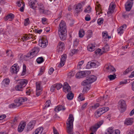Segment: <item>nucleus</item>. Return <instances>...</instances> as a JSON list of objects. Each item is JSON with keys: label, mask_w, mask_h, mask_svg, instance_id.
I'll use <instances>...</instances> for the list:
<instances>
[{"label": "nucleus", "mask_w": 134, "mask_h": 134, "mask_svg": "<svg viewBox=\"0 0 134 134\" xmlns=\"http://www.w3.org/2000/svg\"><path fill=\"white\" fill-rule=\"evenodd\" d=\"M83 94L81 93L80 94L78 97V98L81 101L83 100H85V98L84 97H82Z\"/></svg>", "instance_id": "nucleus-60"}, {"label": "nucleus", "mask_w": 134, "mask_h": 134, "mask_svg": "<svg viewBox=\"0 0 134 134\" xmlns=\"http://www.w3.org/2000/svg\"><path fill=\"white\" fill-rule=\"evenodd\" d=\"M90 62H88L86 66V68L87 69H89L91 68Z\"/></svg>", "instance_id": "nucleus-63"}, {"label": "nucleus", "mask_w": 134, "mask_h": 134, "mask_svg": "<svg viewBox=\"0 0 134 134\" xmlns=\"http://www.w3.org/2000/svg\"><path fill=\"white\" fill-rule=\"evenodd\" d=\"M51 104V101L50 100H48L46 102L44 108L45 109L49 107Z\"/></svg>", "instance_id": "nucleus-52"}, {"label": "nucleus", "mask_w": 134, "mask_h": 134, "mask_svg": "<svg viewBox=\"0 0 134 134\" xmlns=\"http://www.w3.org/2000/svg\"><path fill=\"white\" fill-rule=\"evenodd\" d=\"M55 84L53 85L51 87V91L52 92H53L55 90Z\"/></svg>", "instance_id": "nucleus-64"}, {"label": "nucleus", "mask_w": 134, "mask_h": 134, "mask_svg": "<svg viewBox=\"0 0 134 134\" xmlns=\"http://www.w3.org/2000/svg\"><path fill=\"white\" fill-rule=\"evenodd\" d=\"M97 79L96 76L92 75L87 77L86 79L83 81L81 83L83 86L88 85L95 81Z\"/></svg>", "instance_id": "nucleus-3"}, {"label": "nucleus", "mask_w": 134, "mask_h": 134, "mask_svg": "<svg viewBox=\"0 0 134 134\" xmlns=\"http://www.w3.org/2000/svg\"><path fill=\"white\" fill-rule=\"evenodd\" d=\"M26 71V66L25 64H24L23 65V71L21 74L22 76L24 75L25 74Z\"/></svg>", "instance_id": "nucleus-46"}, {"label": "nucleus", "mask_w": 134, "mask_h": 134, "mask_svg": "<svg viewBox=\"0 0 134 134\" xmlns=\"http://www.w3.org/2000/svg\"><path fill=\"white\" fill-rule=\"evenodd\" d=\"M66 29L65 22L62 20L60 22L58 28V34L61 40H64L66 37Z\"/></svg>", "instance_id": "nucleus-1"}, {"label": "nucleus", "mask_w": 134, "mask_h": 134, "mask_svg": "<svg viewBox=\"0 0 134 134\" xmlns=\"http://www.w3.org/2000/svg\"><path fill=\"white\" fill-rule=\"evenodd\" d=\"M75 73L74 71H71L69 72L68 74V77L69 78H71L72 77L74 76Z\"/></svg>", "instance_id": "nucleus-53"}, {"label": "nucleus", "mask_w": 134, "mask_h": 134, "mask_svg": "<svg viewBox=\"0 0 134 134\" xmlns=\"http://www.w3.org/2000/svg\"><path fill=\"white\" fill-rule=\"evenodd\" d=\"M26 125L25 122H20L18 127V131L19 132H21L24 130Z\"/></svg>", "instance_id": "nucleus-20"}, {"label": "nucleus", "mask_w": 134, "mask_h": 134, "mask_svg": "<svg viewBox=\"0 0 134 134\" xmlns=\"http://www.w3.org/2000/svg\"><path fill=\"white\" fill-rule=\"evenodd\" d=\"M115 8L114 5L111 3L109 7L108 11L107 12L108 14H111L114 12V10Z\"/></svg>", "instance_id": "nucleus-23"}, {"label": "nucleus", "mask_w": 134, "mask_h": 134, "mask_svg": "<svg viewBox=\"0 0 134 134\" xmlns=\"http://www.w3.org/2000/svg\"><path fill=\"white\" fill-rule=\"evenodd\" d=\"M55 85V87L57 90H59L63 86L62 84L61 83H57Z\"/></svg>", "instance_id": "nucleus-48"}, {"label": "nucleus", "mask_w": 134, "mask_h": 134, "mask_svg": "<svg viewBox=\"0 0 134 134\" xmlns=\"http://www.w3.org/2000/svg\"><path fill=\"white\" fill-rule=\"evenodd\" d=\"M6 53L7 54V55L8 56H9V54H10V58L11 59V61H13V55L11 54L12 52L11 50H8L6 51Z\"/></svg>", "instance_id": "nucleus-42"}, {"label": "nucleus", "mask_w": 134, "mask_h": 134, "mask_svg": "<svg viewBox=\"0 0 134 134\" xmlns=\"http://www.w3.org/2000/svg\"><path fill=\"white\" fill-rule=\"evenodd\" d=\"M132 67H129L124 71L123 73V74L124 75L126 74H128L129 72L132 71Z\"/></svg>", "instance_id": "nucleus-45"}, {"label": "nucleus", "mask_w": 134, "mask_h": 134, "mask_svg": "<svg viewBox=\"0 0 134 134\" xmlns=\"http://www.w3.org/2000/svg\"><path fill=\"white\" fill-rule=\"evenodd\" d=\"M63 91L65 93L70 92L71 90L70 87L67 82L64 83L63 87Z\"/></svg>", "instance_id": "nucleus-17"}, {"label": "nucleus", "mask_w": 134, "mask_h": 134, "mask_svg": "<svg viewBox=\"0 0 134 134\" xmlns=\"http://www.w3.org/2000/svg\"><path fill=\"white\" fill-rule=\"evenodd\" d=\"M18 83L24 88L27 84V80L25 79H21Z\"/></svg>", "instance_id": "nucleus-25"}, {"label": "nucleus", "mask_w": 134, "mask_h": 134, "mask_svg": "<svg viewBox=\"0 0 134 134\" xmlns=\"http://www.w3.org/2000/svg\"><path fill=\"white\" fill-rule=\"evenodd\" d=\"M126 105L125 102L121 100L118 102V108L121 112L124 111L126 109Z\"/></svg>", "instance_id": "nucleus-5"}, {"label": "nucleus", "mask_w": 134, "mask_h": 134, "mask_svg": "<svg viewBox=\"0 0 134 134\" xmlns=\"http://www.w3.org/2000/svg\"><path fill=\"white\" fill-rule=\"evenodd\" d=\"M66 58L67 55L66 54H64L61 56L60 62L58 65L59 67H61L64 65Z\"/></svg>", "instance_id": "nucleus-11"}, {"label": "nucleus", "mask_w": 134, "mask_h": 134, "mask_svg": "<svg viewBox=\"0 0 134 134\" xmlns=\"http://www.w3.org/2000/svg\"><path fill=\"white\" fill-rule=\"evenodd\" d=\"M133 14H128L127 12H125L122 14V16L124 18L126 19L129 18V16L133 15Z\"/></svg>", "instance_id": "nucleus-35"}, {"label": "nucleus", "mask_w": 134, "mask_h": 134, "mask_svg": "<svg viewBox=\"0 0 134 134\" xmlns=\"http://www.w3.org/2000/svg\"><path fill=\"white\" fill-rule=\"evenodd\" d=\"M131 2L130 1L127 2L125 4V9L127 11H129L131 9L132 6L131 5Z\"/></svg>", "instance_id": "nucleus-26"}, {"label": "nucleus", "mask_w": 134, "mask_h": 134, "mask_svg": "<svg viewBox=\"0 0 134 134\" xmlns=\"http://www.w3.org/2000/svg\"><path fill=\"white\" fill-rule=\"evenodd\" d=\"M107 97V96H104L102 98L101 97L100 98H99L97 99V102H98L100 100H102V99L104 101L105 103H104V105H108L109 104L108 101L109 100V99Z\"/></svg>", "instance_id": "nucleus-21"}, {"label": "nucleus", "mask_w": 134, "mask_h": 134, "mask_svg": "<svg viewBox=\"0 0 134 134\" xmlns=\"http://www.w3.org/2000/svg\"><path fill=\"white\" fill-rule=\"evenodd\" d=\"M74 118L72 114H70L66 122L67 132L68 134H73V122Z\"/></svg>", "instance_id": "nucleus-2"}, {"label": "nucleus", "mask_w": 134, "mask_h": 134, "mask_svg": "<svg viewBox=\"0 0 134 134\" xmlns=\"http://www.w3.org/2000/svg\"><path fill=\"white\" fill-rule=\"evenodd\" d=\"M103 22V19L102 18H100L98 19V20L97 22L98 24L100 25L102 24Z\"/></svg>", "instance_id": "nucleus-57"}, {"label": "nucleus", "mask_w": 134, "mask_h": 134, "mask_svg": "<svg viewBox=\"0 0 134 134\" xmlns=\"http://www.w3.org/2000/svg\"><path fill=\"white\" fill-rule=\"evenodd\" d=\"M102 50L103 52H104L108 51L109 50V46L107 44H106L104 47L102 48Z\"/></svg>", "instance_id": "nucleus-36"}, {"label": "nucleus", "mask_w": 134, "mask_h": 134, "mask_svg": "<svg viewBox=\"0 0 134 134\" xmlns=\"http://www.w3.org/2000/svg\"><path fill=\"white\" fill-rule=\"evenodd\" d=\"M114 128L113 127H110L108 129L107 132L109 133V134H112L114 133Z\"/></svg>", "instance_id": "nucleus-47"}, {"label": "nucleus", "mask_w": 134, "mask_h": 134, "mask_svg": "<svg viewBox=\"0 0 134 134\" xmlns=\"http://www.w3.org/2000/svg\"><path fill=\"white\" fill-rule=\"evenodd\" d=\"M36 122L35 120L31 121L30 122L27 126V130L28 131L32 130L35 125Z\"/></svg>", "instance_id": "nucleus-16"}, {"label": "nucleus", "mask_w": 134, "mask_h": 134, "mask_svg": "<svg viewBox=\"0 0 134 134\" xmlns=\"http://www.w3.org/2000/svg\"><path fill=\"white\" fill-rule=\"evenodd\" d=\"M48 43L47 40L42 39L39 41V45L42 48H45L48 45Z\"/></svg>", "instance_id": "nucleus-12"}, {"label": "nucleus", "mask_w": 134, "mask_h": 134, "mask_svg": "<svg viewBox=\"0 0 134 134\" xmlns=\"http://www.w3.org/2000/svg\"><path fill=\"white\" fill-rule=\"evenodd\" d=\"M23 88L21 85L18 83V84L15 87V89L16 91H22Z\"/></svg>", "instance_id": "nucleus-33"}, {"label": "nucleus", "mask_w": 134, "mask_h": 134, "mask_svg": "<svg viewBox=\"0 0 134 134\" xmlns=\"http://www.w3.org/2000/svg\"><path fill=\"white\" fill-rule=\"evenodd\" d=\"M38 5V9L39 12L41 14H47L49 12L48 10H45L43 5L41 4H40Z\"/></svg>", "instance_id": "nucleus-8"}, {"label": "nucleus", "mask_w": 134, "mask_h": 134, "mask_svg": "<svg viewBox=\"0 0 134 134\" xmlns=\"http://www.w3.org/2000/svg\"><path fill=\"white\" fill-rule=\"evenodd\" d=\"M85 35V31L83 29H81L79 32V36L80 37H82Z\"/></svg>", "instance_id": "nucleus-41"}, {"label": "nucleus", "mask_w": 134, "mask_h": 134, "mask_svg": "<svg viewBox=\"0 0 134 134\" xmlns=\"http://www.w3.org/2000/svg\"><path fill=\"white\" fill-rule=\"evenodd\" d=\"M47 19L45 18H43L42 19V22L43 24H46L47 23Z\"/></svg>", "instance_id": "nucleus-62"}, {"label": "nucleus", "mask_w": 134, "mask_h": 134, "mask_svg": "<svg viewBox=\"0 0 134 134\" xmlns=\"http://www.w3.org/2000/svg\"><path fill=\"white\" fill-rule=\"evenodd\" d=\"M82 6L80 3H79L76 5L75 8V13H78L82 11Z\"/></svg>", "instance_id": "nucleus-18"}, {"label": "nucleus", "mask_w": 134, "mask_h": 134, "mask_svg": "<svg viewBox=\"0 0 134 134\" xmlns=\"http://www.w3.org/2000/svg\"><path fill=\"white\" fill-rule=\"evenodd\" d=\"M133 118H128L125 120L124 124L127 125H131L133 124Z\"/></svg>", "instance_id": "nucleus-22"}, {"label": "nucleus", "mask_w": 134, "mask_h": 134, "mask_svg": "<svg viewBox=\"0 0 134 134\" xmlns=\"http://www.w3.org/2000/svg\"><path fill=\"white\" fill-rule=\"evenodd\" d=\"M27 99L26 97L19 98L15 99L14 102L17 105H19V106L22 104L23 102L26 101Z\"/></svg>", "instance_id": "nucleus-13"}, {"label": "nucleus", "mask_w": 134, "mask_h": 134, "mask_svg": "<svg viewBox=\"0 0 134 134\" xmlns=\"http://www.w3.org/2000/svg\"><path fill=\"white\" fill-rule=\"evenodd\" d=\"M85 87H83V90L82 91V92L83 93V94L85 92H86L88 90H89V87H90V86L88 85H87L86 86H84Z\"/></svg>", "instance_id": "nucleus-39"}, {"label": "nucleus", "mask_w": 134, "mask_h": 134, "mask_svg": "<svg viewBox=\"0 0 134 134\" xmlns=\"http://www.w3.org/2000/svg\"><path fill=\"white\" fill-rule=\"evenodd\" d=\"M77 50L76 49H72L71 51L70 54L72 56L73 54L75 53H76L77 52Z\"/></svg>", "instance_id": "nucleus-55"}, {"label": "nucleus", "mask_w": 134, "mask_h": 134, "mask_svg": "<svg viewBox=\"0 0 134 134\" xmlns=\"http://www.w3.org/2000/svg\"><path fill=\"white\" fill-rule=\"evenodd\" d=\"M95 46L93 44H90L88 45L87 47V49L88 51L92 52L94 50Z\"/></svg>", "instance_id": "nucleus-27"}, {"label": "nucleus", "mask_w": 134, "mask_h": 134, "mask_svg": "<svg viewBox=\"0 0 134 134\" xmlns=\"http://www.w3.org/2000/svg\"><path fill=\"white\" fill-rule=\"evenodd\" d=\"M76 77L78 78H80L85 77L84 75V71H80L78 72L76 74Z\"/></svg>", "instance_id": "nucleus-29"}, {"label": "nucleus", "mask_w": 134, "mask_h": 134, "mask_svg": "<svg viewBox=\"0 0 134 134\" xmlns=\"http://www.w3.org/2000/svg\"><path fill=\"white\" fill-rule=\"evenodd\" d=\"M91 8L90 6H88V7L84 10L85 12L90 13L91 11Z\"/></svg>", "instance_id": "nucleus-58"}, {"label": "nucleus", "mask_w": 134, "mask_h": 134, "mask_svg": "<svg viewBox=\"0 0 134 134\" xmlns=\"http://www.w3.org/2000/svg\"><path fill=\"white\" fill-rule=\"evenodd\" d=\"M92 35L93 32L92 30H89L87 31L86 34V37L88 39L91 37Z\"/></svg>", "instance_id": "nucleus-30"}, {"label": "nucleus", "mask_w": 134, "mask_h": 134, "mask_svg": "<svg viewBox=\"0 0 134 134\" xmlns=\"http://www.w3.org/2000/svg\"><path fill=\"white\" fill-rule=\"evenodd\" d=\"M9 80L8 79H4L2 82V84L5 86H6L9 83Z\"/></svg>", "instance_id": "nucleus-32"}, {"label": "nucleus", "mask_w": 134, "mask_h": 134, "mask_svg": "<svg viewBox=\"0 0 134 134\" xmlns=\"http://www.w3.org/2000/svg\"><path fill=\"white\" fill-rule=\"evenodd\" d=\"M65 108L62 105L58 106L54 109V110L56 112H58L61 110H64Z\"/></svg>", "instance_id": "nucleus-28"}, {"label": "nucleus", "mask_w": 134, "mask_h": 134, "mask_svg": "<svg viewBox=\"0 0 134 134\" xmlns=\"http://www.w3.org/2000/svg\"><path fill=\"white\" fill-rule=\"evenodd\" d=\"M108 77L110 80H112L115 79L116 78V75L115 74L113 75H110L108 76Z\"/></svg>", "instance_id": "nucleus-50"}, {"label": "nucleus", "mask_w": 134, "mask_h": 134, "mask_svg": "<svg viewBox=\"0 0 134 134\" xmlns=\"http://www.w3.org/2000/svg\"><path fill=\"white\" fill-rule=\"evenodd\" d=\"M30 23V21L28 18L25 19L24 21V24L26 26L29 24Z\"/></svg>", "instance_id": "nucleus-56"}, {"label": "nucleus", "mask_w": 134, "mask_h": 134, "mask_svg": "<svg viewBox=\"0 0 134 134\" xmlns=\"http://www.w3.org/2000/svg\"><path fill=\"white\" fill-rule=\"evenodd\" d=\"M19 107V105H17L15 102L14 103H12L9 105V107L10 108H13Z\"/></svg>", "instance_id": "nucleus-44"}, {"label": "nucleus", "mask_w": 134, "mask_h": 134, "mask_svg": "<svg viewBox=\"0 0 134 134\" xmlns=\"http://www.w3.org/2000/svg\"><path fill=\"white\" fill-rule=\"evenodd\" d=\"M109 108L108 107H105L98 109L94 113V116L96 118L99 117L104 113L108 111Z\"/></svg>", "instance_id": "nucleus-4"}, {"label": "nucleus", "mask_w": 134, "mask_h": 134, "mask_svg": "<svg viewBox=\"0 0 134 134\" xmlns=\"http://www.w3.org/2000/svg\"><path fill=\"white\" fill-rule=\"evenodd\" d=\"M44 66L42 67L40 69V73L38 74V75L40 76L44 72Z\"/></svg>", "instance_id": "nucleus-49"}, {"label": "nucleus", "mask_w": 134, "mask_h": 134, "mask_svg": "<svg viewBox=\"0 0 134 134\" xmlns=\"http://www.w3.org/2000/svg\"><path fill=\"white\" fill-rule=\"evenodd\" d=\"M126 27V25L125 24L123 25L121 27L118 28L117 30V32L119 35H121L123 33L124 30Z\"/></svg>", "instance_id": "nucleus-19"}, {"label": "nucleus", "mask_w": 134, "mask_h": 134, "mask_svg": "<svg viewBox=\"0 0 134 134\" xmlns=\"http://www.w3.org/2000/svg\"><path fill=\"white\" fill-rule=\"evenodd\" d=\"M19 66L17 64L13 65L11 67V71L14 74H16L19 71Z\"/></svg>", "instance_id": "nucleus-14"}, {"label": "nucleus", "mask_w": 134, "mask_h": 134, "mask_svg": "<svg viewBox=\"0 0 134 134\" xmlns=\"http://www.w3.org/2000/svg\"><path fill=\"white\" fill-rule=\"evenodd\" d=\"M84 63V61L83 60H82L80 62H79V63L78 65L77 66L78 68L79 69H80L81 68V66Z\"/></svg>", "instance_id": "nucleus-59"}, {"label": "nucleus", "mask_w": 134, "mask_h": 134, "mask_svg": "<svg viewBox=\"0 0 134 134\" xmlns=\"http://www.w3.org/2000/svg\"><path fill=\"white\" fill-rule=\"evenodd\" d=\"M36 85L37 90H41L42 88L41 86V83L40 82H37L36 83Z\"/></svg>", "instance_id": "nucleus-40"}, {"label": "nucleus", "mask_w": 134, "mask_h": 134, "mask_svg": "<svg viewBox=\"0 0 134 134\" xmlns=\"http://www.w3.org/2000/svg\"><path fill=\"white\" fill-rule=\"evenodd\" d=\"M96 9V14H98V15L100 14V13H102V10L100 7V5L98 4L97 5V6L95 8Z\"/></svg>", "instance_id": "nucleus-31"}, {"label": "nucleus", "mask_w": 134, "mask_h": 134, "mask_svg": "<svg viewBox=\"0 0 134 134\" xmlns=\"http://www.w3.org/2000/svg\"><path fill=\"white\" fill-rule=\"evenodd\" d=\"M91 68H96L100 65V63L96 61H92L90 62Z\"/></svg>", "instance_id": "nucleus-24"}, {"label": "nucleus", "mask_w": 134, "mask_h": 134, "mask_svg": "<svg viewBox=\"0 0 134 134\" xmlns=\"http://www.w3.org/2000/svg\"><path fill=\"white\" fill-rule=\"evenodd\" d=\"M104 69H105L107 71L111 73L114 72L116 71L115 68L110 65L106 64L104 66Z\"/></svg>", "instance_id": "nucleus-10"}, {"label": "nucleus", "mask_w": 134, "mask_h": 134, "mask_svg": "<svg viewBox=\"0 0 134 134\" xmlns=\"http://www.w3.org/2000/svg\"><path fill=\"white\" fill-rule=\"evenodd\" d=\"M43 130V127H41L36 129L35 131H36V132L38 133L39 134H45V132H43L42 133Z\"/></svg>", "instance_id": "nucleus-34"}, {"label": "nucleus", "mask_w": 134, "mask_h": 134, "mask_svg": "<svg viewBox=\"0 0 134 134\" xmlns=\"http://www.w3.org/2000/svg\"><path fill=\"white\" fill-rule=\"evenodd\" d=\"M103 38L104 39H105L108 37V35L106 31L103 32H102Z\"/></svg>", "instance_id": "nucleus-51"}, {"label": "nucleus", "mask_w": 134, "mask_h": 134, "mask_svg": "<svg viewBox=\"0 0 134 134\" xmlns=\"http://www.w3.org/2000/svg\"><path fill=\"white\" fill-rule=\"evenodd\" d=\"M100 105L98 103H97L91 106V107L93 109H96L97 107H98Z\"/></svg>", "instance_id": "nucleus-54"}, {"label": "nucleus", "mask_w": 134, "mask_h": 134, "mask_svg": "<svg viewBox=\"0 0 134 134\" xmlns=\"http://www.w3.org/2000/svg\"><path fill=\"white\" fill-rule=\"evenodd\" d=\"M39 51V49L38 47H35L31 52L29 53L28 54L27 57L28 58H32L34 56L36 55Z\"/></svg>", "instance_id": "nucleus-6"}, {"label": "nucleus", "mask_w": 134, "mask_h": 134, "mask_svg": "<svg viewBox=\"0 0 134 134\" xmlns=\"http://www.w3.org/2000/svg\"><path fill=\"white\" fill-rule=\"evenodd\" d=\"M70 93H69L67 95V99L69 100H71L74 97L73 94L72 92Z\"/></svg>", "instance_id": "nucleus-38"}, {"label": "nucleus", "mask_w": 134, "mask_h": 134, "mask_svg": "<svg viewBox=\"0 0 134 134\" xmlns=\"http://www.w3.org/2000/svg\"><path fill=\"white\" fill-rule=\"evenodd\" d=\"M103 121L102 120L98 122L96 124L90 128V131L92 132H96L97 129L100 127L101 125L103 124Z\"/></svg>", "instance_id": "nucleus-7"}, {"label": "nucleus", "mask_w": 134, "mask_h": 134, "mask_svg": "<svg viewBox=\"0 0 134 134\" xmlns=\"http://www.w3.org/2000/svg\"><path fill=\"white\" fill-rule=\"evenodd\" d=\"M65 48L64 44L63 42H60L57 47V51L59 53H62L63 51Z\"/></svg>", "instance_id": "nucleus-9"}, {"label": "nucleus", "mask_w": 134, "mask_h": 134, "mask_svg": "<svg viewBox=\"0 0 134 134\" xmlns=\"http://www.w3.org/2000/svg\"><path fill=\"white\" fill-rule=\"evenodd\" d=\"M29 3L30 7L34 9L36 8L38 4L36 0H30Z\"/></svg>", "instance_id": "nucleus-15"}, {"label": "nucleus", "mask_w": 134, "mask_h": 134, "mask_svg": "<svg viewBox=\"0 0 134 134\" xmlns=\"http://www.w3.org/2000/svg\"><path fill=\"white\" fill-rule=\"evenodd\" d=\"M14 17V15L12 14H8L4 18L5 20L6 21L9 19H12Z\"/></svg>", "instance_id": "nucleus-37"}, {"label": "nucleus", "mask_w": 134, "mask_h": 134, "mask_svg": "<svg viewBox=\"0 0 134 134\" xmlns=\"http://www.w3.org/2000/svg\"><path fill=\"white\" fill-rule=\"evenodd\" d=\"M44 61L43 58L42 57H39L36 60V61L38 64H41Z\"/></svg>", "instance_id": "nucleus-43"}, {"label": "nucleus", "mask_w": 134, "mask_h": 134, "mask_svg": "<svg viewBox=\"0 0 134 134\" xmlns=\"http://www.w3.org/2000/svg\"><path fill=\"white\" fill-rule=\"evenodd\" d=\"M84 76L86 77L91 74V71H84Z\"/></svg>", "instance_id": "nucleus-61"}]
</instances>
